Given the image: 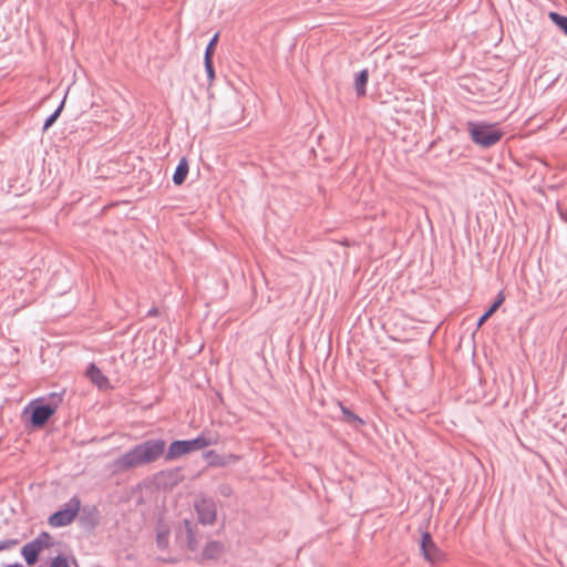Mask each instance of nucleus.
I'll use <instances>...</instances> for the list:
<instances>
[{"label":"nucleus","mask_w":567,"mask_h":567,"mask_svg":"<svg viewBox=\"0 0 567 567\" xmlns=\"http://www.w3.org/2000/svg\"><path fill=\"white\" fill-rule=\"evenodd\" d=\"M219 40V33H215L213 38L209 40L208 44L206 45L204 58H214L216 47Z\"/></svg>","instance_id":"obj_21"},{"label":"nucleus","mask_w":567,"mask_h":567,"mask_svg":"<svg viewBox=\"0 0 567 567\" xmlns=\"http://www.w3.org/2000/svg\"><path fill=\"white\" fill-rule=\"evenodd\" d=\"M215 443L204 433L192 440H176L168 446L164 439H148L134 445L121 456L116 457L112 467L114 472H127L164 457L166 462L175 461L184 455L203 450Z\"/></svg>","instance_id":"obj_1"},{"label":"nucleus","mask_w":567,"mask_h":567,"mask_svg":"<svg viewBox=\"0 0 567 567\" xmlns=\"http://www.w3.org/2000/svg\"><path fill=\"white\" fill-rule=\"evenodd\" d=\"M204 458L207 461L208 466L225 467L237 463L240 456L233 453L219 454L214 450H209L204 453Z\"/></svg>","instance_id":"obj_8"},{"label":"nucleus","mask_w":567,"mask_h":567,"mask_svg":"<svg viewBox=\"0 0 567 567\" xmlns=\"http://www.w3.org/2000/svg\"><path fill=\"white\" fill-rule=\"evenodd\" d=\"M159 313V310L157 307H152L148 311H147V317H156L158 316Z\"/></svg>","instance_id":"obj_27"},{"label":"nucleus","mask_w":567,"mask_h":567,"mask_svg":"<svg viewBox=\"0 0 567 567\" xmlns=\"http://www.w3.org/2000/svg\"><path fill=\"white\" fill-rule=\"evenodd\" d=\"M189 165L186 157H182L175 168V172L173 174V183L176 186H181L186 181V177L188 175Z\"/></svg>","instance_id":"obj_16"},{"label":"nucleus","mask_w":567,"mask_h":567,"mask_svg":"<svg viewBox=\"0 0 567 567\" xmlns=\"http://www.w3.org/2000/svg\"><path fill=\"white\" fill-rule=\"evenodd\" d=\"M6 567H23L20 563L9 564Z\"/></svg>","instance_id":"obj_28"},{"label":"nucleus","mask_w":567,"mask_h":567,"mask_svg":"<svg viewBox=\"0 0 567 567\" xmlns=\"http://www.w3.org/2000/svg\"><path fill=\"white\" fill-rule=\"evenodd\" d=\"M184 480L181 467L159 471L155 475V482L163 489H173Z\"/></svg>","instance_id":"obj_7"},{"label":"nucleus","mask_w":567,"mask_h":567,"mask_svg":"<svg viewBox=\"0 0 567 567\" xmlns=\"http://www.w3.org/2000/svg\"><path fill=\"white\" fill-rule=\"evenodd\" d=\"M185 532H186V547L190 551H196L198 548V539H197V532L194 527L193 523L189 519L183 520Z\"/></svg>","instance_id":"obj_14"},{"label":"nucleus","mask_w":567,"mask_h":567,"mask_svg":"<svg viewBox=\"0 0 567 567\" xmlns=\"http://www.w3.org/2000/svg\"><path fill=\"white\" fill-rule=\"evenodd\" d=\"M339 406L342 413L341 421L352 426L354 430H359L365 422L355 413H353L348 406L339 402Z\"/></svg>","instance_id":"obj_11"},{"label":"nucleus","mask_w":567,"mask_h":567,"mask_svg":"<svg viewBox=\"0 0 567 567\" xmlns=\"http://www.w3.org/2000/svg\"><path fill=\"white\" fill-rule=\"evenodd\" d=\"M81 509V499L74 495L71 497L62 508L51 514L48 523L51 527H64L70 525L79 515Z\"/></svg>","instance_id":"obj_4"},{"label":"nucleus","mask_w":567,"mask_h":567,"mask_svg":"<svg viewBox=\"0 0 567 567\" xmlns=\"http://www.w3.org/2000/svg\"><path fill=\"white\" fill-rule=\"evenodd\" d=\"M64 392H52L48 396L32 400L22 411V420L27 429H43L63 402Z\"/></svg>","instance_id":"obj_2"},{"label":"nucleus","mask_w":567,"mask_h":567,"mask_svg":"<svg viewBox=\"0 0 567 567\" xmlns=\"http://www.w3.org/2000/svg\"><path fill=\"white\" fill-rule=\"evenodd\" d=\"M50 567H70V566H69V561L64 555H58L52 559Z\"/></svg>","instance_id":"obj_24"},{"label":"nucleus","mask_w":567,"mask_h":567,"mask_svg":"<svg viewBox=\"0 0 567 567\" xmlns=\"http://www.w3.org/2000/svg\"><path fill=\"white\" fill-rule=\"evenodd\" d=\"M63 106H64V99L62 100L60 105L55 109V111L45 118V121L43 123V127H42L43 132L48 131L55 123V121L59 118V116L63 110Z\"/></svg>","instance_id":"obj_20"},{"label":"nucleus","mask_w":567,"mask_h":567,"mask_svg":"<svg viewBox=\"0 0 567 567\" xmlns=\"http://www.w3.org/2000/svg\"><path fill=\"white\" fill-rule=\"evenodd\" d=\"M550 21L565 34L567 35V17L558 12L550 11L548 14Z\"/></svg>","instance_id":"obj_18"},{"label":"nucleus","mask_w":567,"mask_h":567,"mask_svg":"<svg viewBox=\"0 0 567 567\" xmlns=\"http://www.w3.org/2000/svg\"><path fill=\"white\" fill-rule=\"evenodd\" d=\"M420 550L422 557L431 564L443 563L446 559L445 553L439 548L427 530L421 534Z\"/></svg>","instance_id":"obj_5"},{"label":"nucleus","mask_w":567,"mask_h":567,"mask_svg":"<svg viewBox=\"0 0 567 567\" xmlns=\"http://www.w3.org/2000/svg\"><path fill=\"white\" fill-rule=\"evenodd\" d=\"M224 546L220 542L212 540L206 544L202 551V560H216L220 557Z\"/></svg>","instance_id":"obj_12"},{"label":"nucleus","mask_w":567,"mask_h":567,"mask_svg":"<svg viewBox=\"0 0 567 567\" xmlns=\"http://www.w3.org/2000/svg\"><path fill=\"white\" fill-rule=\"evenodd\" d=\"M156 544L159 549H166L168 547V532L161 530L156 535Z\"/></svg>","instance_id":"obj_22"},{"label":"nucleus","mask_w":567,"mask_h":567,"mask_svg":"<svg viewBox=\"0 0 567 567\" xmlns=\"http://www.w3.org/2000/svg\"><path fill=\"white\" fill-rule=\"evenodd\" d=\"M204 65H205V71H206L207 78H208L209 82L212 83L215 79V69H214L213 59L204 58Z\"/></svg>","instance_id":"obj_23"},{"label":"nucleus","mask_w":567,"mask_h":567,"mask_svg":"<svg viewBox=\"0 0 567 567\" xmlns=\"http://www.w3.org/2000/svg\"><path fill=\"white\" fill-rule=\"evenodd\" d=\"M218 493L223 497H230L231 494H233V487L229 484H227V483L220 484L218 486Z\"/></svg>","instance_id":"obj_25"},{"label":"nucleus","mask_w":567,"mask_h":567,"mask_svg":"<svg viewBox=\"0 0 567 567\" xmlns=\"http://www.w3.org/2000/svg\"><path fill=\"white\" fill-rule=\"evenodd\" d=\"M466 130L471 141L482 148H489L496 145L504 136V131L497 123L468 121Z\"/></svg>","instance_id":"obj_3"},{"label":"nucleus","mask_w":567,"mask_h":567,"mask_svg":"<svg viewBox=\"0 0 567 567\" xmlns=\"http://www.w3.org/2000/svg\"><path fill=\"white\" fill-rule=\"evenodd\" d=\"M40 553L41 550L34 543V540L27 543L21 548V555L23 556L25 563L29 566H33L39 560Z\"/></svg>","instance_id":"obj_13"},{"label":"nucleus","mask_w":567,"mask_h":567,"mask_svg":"<svg viewBox=\"0 0 567 567\" xmlns=\"http://www.w3.org/2000/svg\"><path fill=\"white\" fill-rule=\"evenodd\" d=\"M78 516L80 525L85 529L92 530L100 524V512L94 505L81 506Z\"/></svg>","instance_id":"obj_9"},{"label":"nucleus","mask_w":567,"mask_h":567,"mask_svg":"<svg viewBox=\"0 0 567 567\" xmlns=\"http://www.w3.org/2000/svg\"><path fill=\"white\" fill-rule=\"evenodd\" d=\"M504 300L505 296L503 291H499L489 308L478 318L476 323L477 328H481L497 311Z\"/></svg>","instance_id":"obj_15"},{"label":"nucleus","mask_w":567,"mask_h":567,"mask_svg":"<svg viewBox=\"0 0 567 567\" xmlns=\"http://www.w3.org/2000/svg\"><path fill=\"white\" fill-rule=\"evenodd\" d=\"M198 522L203 525H213L217 517L216 503L212 497L202 496L194 503Z\"/></svg>","instance_id":"obj_6"},{"label":"nucleus","mask_w":567,"mask_h":567,"mask_svg":"<svg viewBox=\"0 0 567 567\" xmlns=\"http://www.w3.org/2000/svg\"><path fill=\"white\" fill-rule=\"evenodd\" d=\"M86 377L95 384L99 389L104 390L110 386V381L106 375L95 363H90L86 368Z\"/></svg>","instance_id":"obj_10"},{"label":"nucleus","mask_w":567,"mask_h":567,"mask_svg":"<svg viewBox=\"0 0 567 567\" xmlns=\"http://www.w3.org/2000/svg\"><path fill=\"white\" fill-rule=\"evenodd\" d=\"M369 72L367 69L361 70L354 79V91L359 97L365 96Z\"/></svg>","instance_id":"obj_17"},{"label":"nucleus","mask_w":567,"mask_h":567,"mask_svg":"<svg viewBox=\"0 0 567 567\" xmlns=\"http://www.w3.org/2000/svg\"><path fill=\"white\" fill-rule=\"evenodd\" d=\"M33 540L41 551L45 548H50L53 545L52 536L48 532L40 533Z\"/></svg>","instance_id":"obj_19"},{"label":"nucleus","mask_w":567,"mask_h":567,"mask_svg":"<svg viewBox=\"0 0 567 567\" xmlns=\"http://www.w3.org/2000/svg\"><path fill=\"white\" fill-rule=\"evenodd\" d=\"M18 543H19L18 539H4V540H1L0 542V551L1 550H6V549H10V548L14 547Z\"/></svg>","instance_id":"obj_26"}]
</instances>
